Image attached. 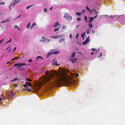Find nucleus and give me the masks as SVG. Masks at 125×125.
Listing matches in <instances>:
<instances>
[{
	"label": "nucleus",
	"mask_w": 125,
	"mask_h": 125,
	"mask_svg": "<svg viewBox=\"0 0 125 125\" xmlns=\"http://www.w3.org/2000/svg\"><path fill=\"white\" fill-rule=\"evenodd\" d=\"M45 73L47 75V76L43 78V83L48 82L50 78L54 77L55 78V80L51 83V86L54 85L60 86L62 85V82L64 81V75L63 73H57L55 71L50 73L48 72V70L45 72Z\"/></svg>",
	"instance_id": "nucleus-1"
},
{
	"label": "nucleus",
	"mask_w": 125,
	"mask_h": 125,
	"mask_svg": "<svg viewBox=\"0 0 125 125\" xmlns=\"http://www.w3.org/2000/svg\"><path fill=\"white\" fill-rule=\"evenodd\" d=\"M64 17L67 20L70 21L72 20V17L70 16L67 13H66L64 16Z\"/></svg>",
	"instance_id": "nucleus-2"
},
{
	"label": "nucleus",
	"mask_w": 125,
	"mask_h": 125,
	"mask_svg": "<svg viewBox=\"0 0 125 125\" xmlns=\"http://www.w3.org/2000/svg\"><path fill=\"white\" fill-rule=\"evenodd\" d=\"M26 64L25 63H16L14 64V66L16 67L18 66L17 68L18 69L21 67L23 65H26Z\"/></svg>",
	"instance_id": "nucleus-3"
},
{
	"label": "nucleus",
	"mask_w": 125,
	"mask_h": 125,
	"mask_svg": "<svg viewBox=\"0 0 125 125\" xmlns=\"http://www.w3.org/2000/svg\"><path fill=\"white\" fill-rule=\"evenodd\" d=\"M57 61L55 59H54L52 61V65H55L56 66H59L60 64H57Z\"/></svg>",
	"instance_id": "nucleus-4"
},
{
	"label": "nucleus",
	"mask_w": 125,
	"mask_h": 125,
	"mask_svg": "<svg viewBox=\"0 0 125 125\" xmlns=\"http://www.w3.org/2000/svg\"><path fill=\"white\" fill-rule=\"evenodd\" d=\"M62 36V35H59L56 36L53 35L52 37H51L53 39H56Z\"/></svg>",
	"instance_id": "nucleus-5"
},
{
	"label": "nucleus",
	"mask_w": 125,
	"mask_h": 125,
	"mask_svg": "<svg viewBox=\"0 0 125 125\" xmlns=\"http://www.w3.org/2000/svg\"><path fill=\"white\" fill-rule=\"evenodd\" d=\"M20 1V0H15L13 1L11 4L12 6L15 5L16 4L18 3Z\"/></svg>",
	"instance_id": "nucleus-6"
},
{
	"label": "nucleus",
	"mask_w": 125,
	"mask_h": 125,
	"mask_svg": "<svg viewBox=\"0 0 125 125\" xmlns=\"http://www.w3.org/2000/svg\"><path fill=\"white\" fill-rule=\"evenodd\" d=\"M90 40L89 39H86L85 41L83 42L82 44L84 45L86 44Z\"/></svg>",
	"instance_id": "nucleus-7"
},
{
	"label": "nucleus",
	"mask_w": 125,
	"mask_h": 125,
	"mask_svg": "<svg viewBox=\"0 0 125 125\" xmlns=\"http://www.w3.org/2000/svg\"><path fill=\"white\" fill-rule=\"evenodd\" d=\"M10 21V19H6V20H5L4 21H1V22H0V23H5L6 22H9Z\"/></svg>",
	"instance_id": "nucleus-8"
},
{
	"label": "nucleus",
	"mask_w": 125,
	"mask_h": 125,
	"mask_svg": "<svg viewBox=\"0 0 125 125\" xmlns=\"http://www.w3.org/2000/svg\"><path fill=\"white\" fill-rule=\"evenodd\" d=\"M59 24V23L58 22H57L55 23L54 24V26L55 27H57V26Z\"/></svg>",
	"instance_id": "nucleus-9"
},
{
	"label": "nucleus",
	"mask_w": 125,
	"mask_h": 125,
	"mask_svg": "<svg viewBox=\"0 0 125 125\" xmlns=\"http://www.w3.org/2000/svg\"><path fill=\"white\" fill-rule=\"evenodd\" d=\"M72 61L73 63H74L77 60V59H70Z\"/></svg>",
	"instance_id": "nucleus-10"
},
{
	"label": "nucleus",
	"mask_w": 125,
	"mask_h": 125,
	"mask_svg": "<svg viewBox=\"0 0 125 125\" xmlns=\"http://www.w3.org/2000/svg\"><path fill=\"white\" fill-rule=\"evenodd\" d=\"M36 24L35 23H33L31 26L30 29H31Z\"/></svg>",
	"instance_id": "nucleus-11"
},
{
	"label": "nucleus",
	"mask_w": 125,
	"mask_h": 125,
	"mask_svg": "<svg viewBox=\"0 0 125 125\" xmlns=\"http://www.w3.org/2000/svg\"><path fill=\"white\" fill-rule=\"evenodd\" d=\"M64 41V38H61L59 40V41L60 43H61L62 42V41Z\"/></svg>",
	"instance_id": "nucleus-12"
},
{
	"label": "nucleus",
	"mask_w": 125,
	"mask_h": 125,
	"mask_svg": "<svg viewBox=\"0 0 125 125\" xmlns=\"http://www.w3.org/2000/svg\"><path fill=\"white\" fill-rule=\"evenodd\" d=\"M26 84L27 85H28L29 86H31V84L27 82H26Z\"/></svg>",
	"instance_id": "nucleus-13"
},
{
	"label": "nucleus",
	"mask_w": 125,
	"mask_h": 125,
	"mask_svg": "<svg viewBox=\"0 0 125 125\" xmlns=\"http://www.w3.org/2000/svg\"><path fill=\"white\" fill-rule=\"evenodd\" d=\"M60 28V27H58L57 28H55L54 30V31L55 32L57 31H58L59 30V28Z\"/></svg>",
	"instance_id": "nucleus-14"
},
{
	"label": "nucleus",
	"mask_w": 125,
	"mask_h": 125,
	"mask_svg": "<svg viewBox=\"0 0 125 125\" xmlns=\"http://www.w3.org/2000/svg\"><path fill=\"white\" fill-rule=\"evenodd\" d=\"M94 19V18L93 17H90V22H91Z\"/></svg>",
	"instance_id": "nucleus-15"
},
{
	"label": "nucleus",
	"mask_w": 125,
	"mask_h": 125,
	"mask_svg": "<svg viewBox=\"0 0 125 125\" xmlns=\"http://www.w3.org/2000/svg\"><path fill=\"white\" fill-rule=\"evenodd\" d=\"M53 52H49L48 54V56H50V55H51L53 54Z\"/></svg>",
	"instance_id": "nucleus-16"
},
{
	"label": "nucleus",
	"mask_w": 125,
	"mask_h": 125,
	"mask_svg": "<svg viewBox=\"0 0 125 125\" xmlns=\"http://www.w3.org/2000/svg\"><path fill=\"white\" fill-rule=\"evenodd\" d=\"M17 80V77H16L14 79H13L12 80H11V82H14V81H15L16 80Z\"/></svg>",
	"instance_id": "nucleus-17"
},
{
	"label": "nucleus",
	"mask_w": 125,
	"mask_h": 125,
	"mask_svg": "<svg viewBox=\"0 0 125 125\" xmlns=\"http://www.w3.org/2000/svg\"><path fill=\"white\" fill-rule=\"evenodd\" d=\"M59 52H53V54H57L59 53Z\"/></svg>",
	"instance_id": "nucleus-18"
},
{
	"label": "nucleus",
	"mask_w": 125,
	"mask_h": 125,
	"mask_svg": "<svg viewBox=\"0 0 125 125\" xmlns=\"http://www.w3.org/2000/svg\"><path fill=\"white\" fill-rule=\"evenodd\" d=\"M5 4V3L4 2L0 1V5H4Z\"/></svg>",
	"instance_id": "nucleus-19"
},
{
	"label": "nucleus",
	"mask_w": 125,
	"mask_h": 125,
	"mask_svg": "<svg viewBox=\"0 0 125 125\" xmlns=\"http://www.w3.org/2000/svg\"><path fill=\"white\" fill-rule=\"evenodd\" d=\"M42 38L43 39V40H41L40 41H42V42H44L45 41V37H42Z\"/></svg>",
	"instance_id": "nucleus-20"
},
{
	"label": "nucleus",
	"mask_w": 125,
	"mask_h": 125,
	"mask_svg": "<svg viewBox=\"0 0 125 125\" xmlns=\"http://www.w3.org/2000/svg\"><path fill=\"white\" fill-rule=\"evenodd\" d=\"M75 54L76 53L75 52L73 53L71 56V57H74Z\"/></svg>",
	"instance_id": "nucleus-21"
},
{
	"label": "nucleus",
	"mask_w": 125,
	"mask_h": 125,
	"mask_svg": "<svg viewBox=\"0 0 125 125\" xmlns=\"http://www.w3.org/2000/svg\"><path fill=\"white\" fill-rule=\"evenodd\" d=\"M81 13L80 12H77L76 13V15L77 16H80Z\"/></svg>",
	"instance_id": "nucleus-22"
},
{
	"label": "nucleus",
	"mask_w": 125,
	"mask_h": 125,
	"mask_svg": "<svg viewBox=\"0 0 125 125\" xmlns=\"http://www.w3.org/2000/svg\"><path fill=\"white\" fill-rule=\"evenodd\" d=\"M85 32H84V33H83L81 35V37L83 38H84V35H85Z\"/></svg>",
	"instance_id": "nucleus-23"
},
{
	"label": "nucleus",
	"mask_w": 125,
	"mask_h": 125,
	"mask_svg": "<svg viewBox=\"0 0 125 125\" xmlns=\"http://www.w3.org/2000/svg\"><path fill=\"white\" fill-rule=\"evenodd\" d=\"M39 58H41L42 59H43V58L41 57L40 56H38L37 57V58L36 60H37Z\"/></svg>",
	"instance_id": "nucleus-24"
},
{
	"label": "nucleus",
	"mask_w": 125,
	"mask_h": 125,
	"mask_svg": "<svg viewBox=\"0 0 125 125\" xmlns=\"http://www.w3.org/2000/svg\"><path fill=\"white\" fill-rule=\"evenodd\" d=\"M30 23H29L27 25V28H29L30 26Z\"/></svg>",
	"instance_id": "nucleus-25"
},
{
	"label": "nucleus",
	"mask_w": 125,
	"mask_h": 125,
	"mask_svg": "<svg viewBox=\"0 0 125 125\" xmlns=\"http://www.w3.org/2000/svg\"><path fill=\"white\" fill-rule=\"evenodd\" d=\"M26 80L27 81H32V80L31 79L28 78H26Z\"/></svg>",
	"instance_id": "nucleus-26"
},
{
	"label": "nucleus",
	"mask_w": 125,
	"mask_h": 125,
	"mask_svg": "<svg viewBox=\"0 0 125 125\" xmlns=\"http://www.w3.org/2000/svg\"><path fill=\"white\" fill-rule=\"evenodd\" d=\"M84 17L85 20L86 22H87V18L86 16H84Z\"/></svg>",
	"instance_id": "nucleus-27"
},
{
	"label": "nucleus",
	"mask_w": 125,
	"mask_h": 125,
	"mask_svg": "<svg viewBox=\"0 0 125 125\" xmlns=\"http://www.w3.org/2000/svg\"><path fill=\"white\" fill-rule=\"evenodd\" d=\"M91 50L93 52H95L96 51V49H95L93 48H92L91 49Z\"/></svg>",
	"instance_id": "nucleus-28"
},
{
	"label": "nucleus",
	"mask_w": 125,
	"mask_h": 125,
	"mask_svg": "<svg viewBox=\"0 0 125 125\" xmlns=\"http://www.w3.org/2000/svg\"><path fill=\"white\" fill-rule=\"evenodd\" d=\"M74 74L75 75V76L76 77H78L79 76L78 74L77 73H75Z\"/></svg>",
	"instance_id": "nucleus-29"
},
{
	"label": "nucleus",
	"mask_w": 125,
	"mask_h": 125,
	"mask_svg": "<svg viewBox=\"0 0 125 125\" xmlns=\"http://www.w3.org/2000/svg\"><path fill=\"white\" fill-rule=\"evenodd\" d=\"M89 26L91 28L92 26H93V25H92V24L91 23H90L89 25Z\"/></svg>",
	"instance_id": "nucleus-30"
},
{
	"label": "nucleus",
	"mask_w": 125,
	"mask_h": 125,
	"mask_svg": "<svg viewBox=\"0 0 125 125\" xmlns=\"http://www.w3.org/2000/svg\"><path fill=\"white\" fill-rule=\"evenodd\" d=\"M32 5H30V6H27L26 8L27 9H28L30 8L31 7V6H32Z\"/></svg>",
	"instance_id": "nucleus-31"
},
{
	"label": "nucleus",
	"mask_w": 125,
	"mask_h": 125,
	"mask_svg": "<svg viewBox=\"0 0 125 125\" xmlns=\"http://www.w3.org/2000/svg\"><path fill=\"white\" fill-rule=\"evenodd\" d=\"M23 86L25 88H27L28 87V86H27L26 84L23 85Z\"/></svg>",
	"instance_id": "nucleus-32"
},
{
	"label": "nucleus",
	"mask_w": 125,
	"mask_h": 125,
	"mask_svg": "<svg viewBox=\"0 0 125 125\" xmlns=\"http://www.w3.org/2000/svg\"><path fill=\"white\" fill-rule=\"evenodd\" d=\"M77 20L78 21H80L81 20V18H80L78 17V18L77 19Z\"/></svg>",
	"instance_id": "nucleus-33"
},
{
	"label": "nucleus",
	"mask_w": 125,
	"mask_h": 125,
	"mask_svg": "<svg viewBox=\"0 0 125 125\" xmlns=\"http://www.w3.org/2000/svg\"><path fill=\"white\" fill-rule=\"evenodd\" d=\"M11 38H10V40L9 41H8L7 42V43H6V44L7 43H8V42H11Z\"/></svg>",
	"instance_id": "nucleus-34"
},
{
	"label": "nucleus",
	"mask_w": 125,
	"mask_h": 125,
	"mask_svg": "<svg viewBox=\"0 0 125 125\" xmlns=\"http://www.w3.org/2000/svg\"><path fill=\"white\" fill-rule=\"evenodd\" d=\"M86 8L88 10L90 11V10L88 7H86Z\"/></svg>",
	"instance_id": "nucleus-35"
},
{
	"label": "nucleus",
	"mask_w": 125,
	"mask_h": 125,
	"mask_svg": "<svg viewBox=\"0 0 125 125\" xmlns=\"http://www.w3.org/2000/svg\"><path fill=\"white\" fill-rule=\"evenodd\" d=\"M94 12H95V14L96 15H97L98 14V12L96 10H94Z\"/></svg>",
	"instance_id": "nucleus-36"
},
{
	"label": "nucleus",
	"mask_w": 125,
	"mask_h": 125,
	"mask_svg": "<svg viewBox=\"0 0 125 125\" xmlns=\"http://www.w3.org/2000/svg\"><path fill=\"white\" fill-rule=\"evenodd\" d=\"M27 91H28L29 92H31V90L30 88H29L28 89H27Z\"/></svg>",
	"instance_id": "nucleus-37"
},
{
	"label": "nucleus",
	"mask_w": 125,
	"mask_h": 125,
	"mask_svg": "<svg viewBox=\"0 0 125 125\" xmlns=\"http://www.w3.org/2000/svg\"><path fill=\"white\" fill-rule=\"evenodd\" d=\"M62 28L63 29H64L65 28V26H63L62 27Z\"/></svg>",
	"instance_id": "nucleus-38"
},
{
	"label": "nucleus",
	"mask_w": 125,
	"mask_h": 125,
	"mask_svg": "<svg viewBox=\"0 0 125 125\" xmlns=\"http://www.w3.org/2000/svg\"><path fill=\"white\" fill-rule=\"evenodd\" d=\"M16 28H18V27L17 25H15L14 27V29H16Z\"/></svg>",
	"instance_id": "nucleus-39"
},
{
	"label": "nucleus",
	"mask_w": 125,
	"mask_h": 125,
	"mask_svg": "<svg viewBox=\"0 0 125 125\" xmlns=\"http://www.w3.org/2000/svg\"><path fill=\"white\" fill-rule=\"evenodd\" d=\"M28 61L30 62L32 61V60L31 59H29L28 60Z\"/></svg>",
	"instance_id": "nucleus-40"
},
{
	"label": "nucleus",
	"mask_w": 125,
	"mask_h": 125,
	"mask_svg": "<svg viewBox=\"0 0 125 125\" xmlns=\"http://www.w3.org/2000/svg\"><path fill=\"white\" fill-rule=\"evenodd\" d=\"M100 53L101 54V55L100 56H98V58H99L100 57L102 56V53L101 52Z\"/></svg>",
	"instance_id": "nucleus-41"
},
{
	"label": "nucleus",
	"mask_w": 125,
	"mask_h": 125,
	"mask_svg": "<svg viewBox=\"0 0 125 125\" xmlns=\"http://www.w3.org/2000/svg\"><path fill=\"white\" fill-rule=\"evenodd\" d=\"M44 11L45 12H46L47 11V9H44Z\"/></svg>",
	"instance_id": "nucleus-42"
},
{
	"label": "nucleus",
	"mask_w": 125,
	"mask_h": 125,
	"mask_svg": "<svg viewBox=\"0 0 125 125\" xmlns=\"http://www.w3.org/2000/svg\"><path fill=\"white\" fill-rule=\"evenodd\" d=\"M78 34H77V35H76V38L77 39H78Z\"/></svg>",
	"instance_id": "nucleus-43"
},
{
	"label": "nucleus",
	"mask_w": 125,
	"mask_h": 125,
	"mask_svg": "<svg viewBox=\"0 0 125 125\" xmlns=\"http://www.w3.org/2000/svg\"><path fill=\"white\" fill-rule=\"evenodd\" d=\"M12 6V5L11 4L9 6V7L10 8V10H11L10 7Z\"/></svg>",
	"instance_id": "nucleus-44"
},
{
	"label": "nucleus",
	"mask_w": 125,
	"mask_h": 125,
	"mask_svg": "<svg viewBox=\"0 0 125 125\" xmlns=\"http://www.w3.org/2000/svg\"><path fill=\"white\" fill-rule=\"evenodd\" d=\"M70 38H72V35L71 34H70Z\"/></svg>",
	"instance_id": "nucleus-45"
},
{
	"label": "nucleus",
	"mask_w": 125,
	"mask_h": 125,
	"mask_svg": "<svg viewBox=\"0 0 125 125\" xmlns=\"http://www.w3.org/2000/svg\"><path fill=\"white\" fill-rule=\"evenodd\" d=\"M4 40V39H3L2 40H0V43H1L3 41V40Z\"/></svg>",
	"instance_id": "nucleus-46"
},
{
	"label": "nucleus",
	"mask_w": 125,
	"mask_h": 125,
	"mask_svg": "<svg viewBox=\"0 0 125 125\" xmlns=\"http://www.w3.org/2000/svg\"><path fill=\"white\" fill-rule=\"evenodd\" d=\"M25 69L24 68H21L20 69V70H24Z\"/></svg>",
	"instance_id": "nucleus-47"
},
{
	"label": "nucleus",
	"mask_w": 125,
	"mask_h": 125,
	"mask_svg": "<svg viewBox=\"0 0 125 125\" xmlns=\"http://www.w3.org/2000/svg\"><path fill=\"white\" fill-rule=\"evenodd\" d=\"M116 16H111V18H113V17H115Z\"/></svg>",
	"instance_id": "nucleus-48"
},
{
	"label": "nucleus",
	"mask_w": 125,
	"mask_h": 125,
	"mask_svg": "<svg viewBox=\"0 0 125 125\" xmlns=\"http://www.w3.org/2000/svg\"><path fill=\"white\" fill-rule=\"evenodd\" d=\"M97 16H98V15H96V16H94L93 18H94V19L96 18Z\"/></svg>",
	"instance_id": "nucleus-49"
},
{
	"label": "nucleus",
	"mask_w": 125,
	"mask_h": 125,
	"mask_svg": "<svg viewBox=\"0 0 125 125\" xmlns=\"http://www.w3.org/2000/svg\"><path fill=\"white\" fill-rule=\"evenodd\" d=\"M21 16V15H19L18 17H17L15 19H16L18 18L19 17H20Z\"/></svg>",
	"instance_id": "nucleus-50"
},
{
	"label": "nucleus",
	"mask_w": 125,
	"mask_h": 125,
	"mask_svg": "<svg viewBox=\"0 0 125 125\" xmlns=\"http://www.w3.org/2000/svg\"><path fill=\"white\" fill-rule=\"evenodd\" d=\"M11 62V61H10V62H7V64H8L10 63V62Z\"/></svg>",
	"instance_id": "nucleus-51"
},
{
	"label": "nucleus",
	"mask_w": 125,
	"mask_h": 125,
	"mask_svg": "<svg viewBox=\"0 0 125 125\" xmlns=\"http://www.w3.org/2000/svg\"><path fill=\"white\" fill-rule=\"evenodd\" d=\"M16 47L14 48L13 49V51H15L16 50Z\"/></svg>",
	"instance_id": "nucleus-52"
},
{
	"label": "nucleus",
	"mask_w": 125,
	"mask_h": 125,
	"mask_svg": "<svg viewBox=\"0 0 125 125\" xmlns=\"http://www.w3.org/2000/svg\"><path fill=\"white\" fill-rule=\"evenodd\" d=\"M14 59H18V58H17V57H15L14 58Z\"/></svg>",
	"instance_id": "nucleus-53"
},
{
	"label": "nucleus",
	"mask_w": 125,
	"mask_h": 125,
	"mask_svg": "<svg viewBox=\"0 0 125 125\" xmlns=\"http://www.w3.org/2000/svg\"><path fill=\"white\" fill-rule=\"evenodd\" d=\"M95 32L94 31H93V30H92V33H94Z\"/></svg>",
	"instance_id": "nucleus-54"
},
{
	"label": "nucleus",
	"mask_w": 125,
	"mask_h": 125,
	"mask_svg": "<svg viewBox=\"0 0 125 125\" xmlns=\"http://www.w3.org/2000/svg\"><path fill=\"white\" fill-rule=\"evenodd\" d=\"M24 90H27V88H24L23 89Z\"/></svg>",
	"instance_id": "nucleus-55"
},
{
	"label": "nucleus",
	"mask_w": 125,
	"mask_h": 125,
	"mask_svg": "<svg viewBox=\"0 0 125 125\" xmlns=\"http://www.w3.org/2000/svg\"><path fill=\"white\" fill-rule=\"evenodd\" d=\"M91 54L92 55H93L94 54V53H93V52H92L91 53Z\"/></svg>",
	"instance_id": "nucleus-56"
},
{
	"label": "nucleus",
	"mask_w": 125,
	"mask_h": 125,
	"mask_svg": "<svg viewBox=\"0 0 125 125\" xmlns=\"http://www.w3.org/2000/svg\"><path fill=\"white\" fill-rule=\"evenodd\" d=\"M94 10H95L93 9V10H92L91 11H94Z\"/></svg>",
	"instance_id": "nucleus-57"
},
{
	"label": "nucleus",
	"mask_w": 125,
	"mask_h": 125,
	"mask_svg": "<svg viewBox=\"0 0 125 125\" xmlns=\"http://www.w3.org/2000/svg\"><path fill=\"white\" fill-rule=\"evenodd\" d=\"M52 9V7L50 9V10H51Z\"/></svg>",
	"instance_id": "nucleus-58"
},
{
	"label": "nucleus",
	"mask_w": 125,
	"mask_h": 125,
	"mask_svg": "<svg viewBox=\"0 0 125 125\" xmlns=\"http://www.w3.org/2000/svg\"><path fill=\"white\" fill-rule=\"evenodd\" d=\"M12 92H11V94H10L9 95H12Z\"/></svg>",
	"instance_id": "nucleus-59"
},
{
	"label": "nucleus",
	"mask_w": 125,
	"mask_h": 125,
	"mask_svg": "<svg viewBox=\"0 0 125 125\" xmlns=\"http://www.w3.org/2000/svg\"><path fill=\"white\" fill-rule=\"evenodd\" d=\"M14 60V58H13V59H12V60H11V61H10L11 62V61H12L13 60Z\"/></svg>",
	"instance_id": "nucleus-60"
},
{
	"label": "nucleus",
	"mask_w": 125,
	"mask_h": 125,
	"mask_svg": "<svg viewBox=\"0 0 125 125\" xmlns=\"http://www.w3.org/2000/svg\"><path fill=\"white\" fill-rule=\"evenodd\" d=\"M46 39L48 41H49L50 40V39H49V40H48L47 39Z\"/></svg>",
	"instance_id": "nucleus-61"
},
{
	"label": "nucleus",
	"mask_w": 125,
	"mask_h": 125,
	"mask_svg": "<svg viewBox=\"0 0 125 125\" xmlns=\"http://www.w3.org/2000/svg\"><path fill=\"white\" fill-rule=\"evenodd\" d=\"M10 50H9V51L8 52H10Z\"/></svg>",
	"instance_id": "nucleus-62"
},
{
	"label": "nucleus",
	"mask_w": 125,
	"mask_h": 125,
	"mask_svg": "<svg viewBox=\"0 0 125 125\" xmlns=\"http://www.w3.org/2000/svg\"><path fill=\"white\" fill-rule=\"evenodd\" d=\"M89 36L88 37H87V39H89Z\"/></svg>",
	"instance_id": "nucleus-63"
},
{
	"label": "nucleus",
	"mask_w": 125,
	"mask_h": 125,
	"mask_svg": "<svg viewBox=\"0 0 125 125\" xmlns=\"http://www.w3.org/2000/svg\"><path fill=\"white\" fill-rule=\"evenodd\" d=\"M2 100V98H0V101H1Z\"/></svg>",
	"instance_id": "nucleus-64"
}]
</instances>
